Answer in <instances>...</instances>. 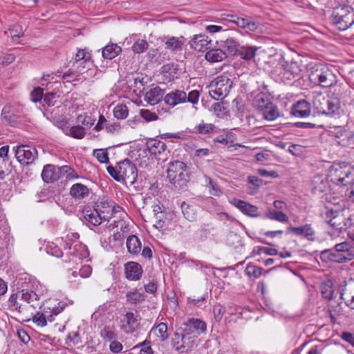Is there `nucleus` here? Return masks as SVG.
Instances as JSON below:
<instances>
[{
  "mask_svg": "<svg viewBox=\"0 0 354 354\" xmlns=\"http://www.w3.org/2000/svg\"><path fill=\"white\" fill-rule=\"evenodd\" d=\"M340 206L338 199L330 194H324L321 196L319 214L324 221L333 227L342 232L347 229V223L341 221L344 218L339 213Z\"/></svg>",
  "mask_w": 354,
  "mask_h": 354,
  "instance_id": "nucleus-1",
  "label": "nucleus"
},
{
  "mask_svg": "<svg viewBox=\"0 0 354 354\" xmlns=\"http://www.w3.org/2000/svg\"><path fill=\"white\" fill-rule=\"evenodd\" d=\"M328 178L335 185H348L354 181V167L345 162H335L328 170Z\"/></svg>",
  "mask_w": 354,
  "mask_h": 354,
  "instance_id": "nucleus-2",
  "label": "nucleus"
},
{
  "mask_svg": "<svg viewBox=\"0 0 354 354\" xmlns=\"http://www.w3.org/2000/svg\"><path fill=\"white\" fill-rule=\"evenodd\" d=\"M313 93L316 94L313 96V106L317 113L332 116L339 111L340 104L337 98L330 97L317 91Z\"/></svg>",
  "mask_w": 354,
  "mask_h": 354,
  "instance_id": "nucleus-3",
  "label": "nucleus"
},
{
  "mask_svg": "<svg viewBox=\"0 0 354 354\" xmlns=\"http://www.w3.org/2000/svg\"><path fill=\"white\" fill-rule=\"evenodd\" d=\"M335 82V76L324 64L317 62L311 66V88L330 87Z\"/></svg>",
  "mask_w": 354,
  "mask_h": 354,
  "instance_id": "nucleus-4",
  "label": "nucleus"
},
{
  "mask_svg": "<svg viewBox=\"0 0 354 354\" xmlns=\"http://www.w3.org/2000/svg\"><path fill=\"white\" fill-rule=\"evenodd\" d=\"M196 335H190L189 330L183 328L182 333L174 332L170 339L171 346L173 349L184 353L191 351L196 342Z\"/></svg>",
  "mask_w": 354,
  "mask_h": 354,
  "instance_id": "nucleus-5",
  "label": "nucleus"
},
{
  "mask_svg": "<svg viewBox=\"0 0 354 354\" xmlns=\"http://www.w3.org/2000/svg\"><path fill=\"white\" fill-rule=\"evenodd\" d=\"M333 23L341 31L347 30L354 23V10L350 6H337L333 11Z\"/></svg>",
  "mask_w": 354,
  "mask_h": 354,
  "instance_id": "nucleus-6",
  "label": "nucleus"
},
{
  "mask_svg": "<svg viewBox=\"0 0 354 354\" xmlns=\"http://www.w3.org/2000/svg\"><path fill=\"white\" fill-rule=\"evenodd\" d=\"M232 87V81L225 75H220L212 80L209 86V95L216 100L226 97Z\"/></svg>",
  "mask_w": 354,
  "mask_h": 354,
  "instance_id": "nucleus-7",
  "label": "nucleus"
},
{
  "mask_svg": "<svg viewBox=\"0 0 354 354\" xmlns=\"http://www.w3.org/2000/svg\"><path fill=\"white\" fill-rule=\"evenodd\" d=\"M187 165L181 161L170 162L167 170V178L176 187H181L187 182Z\"/></svg>",
  "mask_w": 354,
  "mask_h": 354,
  "instance_id": "nucleus-8",
  "label": "nucleus"
},
{
  "mask_svg": "<svg viewBox=\"0 0 354 354\" xmlns=\"http://www.w3.org/2000/svg\"><path fill=\"white\" fill-rule=\"evenodd\" d=\"M48 306L44 307L42 312H37L32 318L35 324L38 326L44 327L46 326L47 322H52L54 320V316L59 314L64 308V304L59 306L60 303L50 301Z\"/></svg>",
  "mask_w": 354,
  "mask_h": 354,
  "instance_id": "nucleus-9",
  "label": "nucleus"
},
{
  "mask_svg": "<svg viewBox=\"0 0 354 354\" xmlns=\"http://www.w3.org/2000/svg\"><path fill=\"white\" fill-rule=\"evenodd\" d=\"M335 250L330 253V260L343 263L354 259V246L348 241H344L335 245Z\"/></svg>",
  "mask_w": 354,
  "mask_h": 354,
  "instance_id": "nucleus-10",
  "label": "nucleus"
},
{
  "mask_svg": "<svg viewBox=\"0 0 354 354\" xmlns=\"http://www.w3.org/2000/svg\"><path fill=\"white\" fill-rule=\"evenodd\" d=\"M140 315L135 311H128L122 316L120 328L127 334H132L140 327Z\"/></svg>",
  "mask_w": 354,
  "mask_h": 354,
  "instance_id": "nucleus-11",
  "label": "nucleus"
},
{
  "mask_svg": "<svg viewBox=\"0 0 354 354\" xmlns=\"http://www.w3.org/2000/svg\"><path fill=\"white\" fill-rule=\"evenodd\" d=\"M15 157L21 165H29L32 164L37 157V149L29 145H19L13 148Z\"/></svg>",
  "mask_w": 354,
  "mask_h": 354,
  "instance_id": "nucleus-12",
  "label": "nucleus"
},
{
  "mask_svg": "<svg viewBox=\"0 0 354 354\" xmlns=\"http://www.w3.org/2000/svg\"><path fill=\"white\" fill-rule=\"evenodd\" d=\"M339 283L336 284L334 280L325 275L320 279L319 291L322 297L328 301L335 299L339 293H337V287Z\"/></svg>",
  "mask_w": 354,
  "mask_h": 354,
  "instance_id": "nucleus-13",
  "label": "nucleus"
},
{
  "mask_svg": "<svg viewBox=\"0 0 354 354\" xmlns=\"http://www.w3.org/2000/svg\"><path fill=\"white\" fill-rule=\"evenodd\" d=\"M119 176L121 180H128L133 183L138 176L137 169L129 160L125 159L118 163Z\"/></svg>",
  "mask_w": 354,
  "mask_h": 354,
  "instance_id": "nucleus-14",
  "label": "nucleus"
},
{
  "mask_svg": "<svg viewBox=\"0 0 354 354\" xmlns=\"http://www.w3.org/2000/svg\"><path fill=\"white\" fill-rule=\"evenodd\" d=\"M230 203L248 216L257 218L261 216L259 212V208L250 203L234 198L230 200Z\"/></svg>",
  "mask_w": 354,
  "mask_h": 354,
  "instance_id": "nucleus-15",
  "label": "nucleus"
},
{
  "mask_svg": "<svg viewBox=\"0 0 354 354\" xmlns=\"http://www.w3.org/2000/svg\"><path fill=\"white\" fill-rule=\"evenodd\" d=\"M41 178L45 183H53L62 178V167L54 165H46L41 172Z\"/></svg>",
  "mask_w": 354,
  "mask_h": 354,
  "instance_id": "nucleus-16",
  "label": "nucleus"
},
{
  "mask_svg": "<svg viewBox=\"0 0 354 354\" xmlns=\"http://www.w3.org/2000/svg\"><path fill=\"white\" fill-rule=\"evenodd\" d=\"M189 42L192 48L202 52L209 48L212 40L205 34H198L194 35Z\"/></svg>",
  "mask_w": 354,
  "mask_h": 354,
  "instance_id": "nucleus-17",
  "label": "nucleus"
},
{
  "mask_svg": "<svg viewBox=\"0 0 354 354\" xmlns=\"http://www.w3.org/2000/svg\"><path fill=\"white\" fill-rule=\"evenodd\" d=\"M71 250H73V252H71V258L69 259L68 263L77 265L82 259L88 257V251L86 246L79 242L75 244Z\"/></svg>",
  "mask_w": 354,
  "mask_h": 354,
  "instance_id": "nucleus-18",
  "label": "nucleus"
},
{
  "mask_svg": "<svg viewBox=\"0 0 354 354\" xmlns=\"http://www.w3.org/2000/svg\"><path fill=\"white\" fill-rule=\"evenodd\" d=\"M163 100L165 104L171 107H174L187 102V94L184 91L176 89L167 93Z\"/></svg>",
  "mask_w": 354,
  "mask_h": 354,
  "instance_id": "nucleus-19",
  "label": "nucleus"
},
{
  "mask_svg": "<svg viewBox=\"0 0 354 354\" xmlns=\"http://www.w3.org/2000/svg\"><path fill=\"white\" fill-rule=\"evenodd\" d=\"M185 330H189L190 335H194V333L201 335L206 333V323L199 319L191 318L185 324Z\"/></svg>",
  "mask_w": 354,
  "mask_h": 354,
  "instance_id": "nucleus-20",
  "label": "nucleus"
},
{
  "mask_svg": "<svg viewBox=\"0 0 354 354\" xmlns=\"http://www.w3.org/2000/svg\"><path fill=\"white\" fill-rule=\"evenodd\" d=\"M227 37L223 41H221V46L224 49L226 55H235L238 54L241 46L238 39L232 36L230 34H227Z\"/></svg>",
  "mask_w": 354,
  "mask_h": 354,
  "instance_id": "nucleus-21",
  "label": "nucleus"
},
{
  "mask_svg": "<svg viewBox=\"0 0 354 354\" xmlns=\"http://www.w3.org/2000/svg\"><path fill=\"white\" fill-rule=\"evenodd\" d=\"M124 274L127 279L137 281L142 277V266L138 263L134 261L127 262L124 265Z\"/></svg>",
  "mask_w": 354,
  "mask_h": 354,
  "instance_id": "nucleus-22",
  "label": "nucleus"
},
{
  "mask_svg": "<svg viewBox=\"0 0 354 354\" xmlns=\"http://www.w3.org/2000/svg\"><path fill=\"white\" fill-rule=\"evenodd\" d=\"M291 114L297 118H305L310 115V104L306 100H300L291 108Z\"/></svg>",
  "mask_w": 354,
  "mask_h": 354,
  "instance_id": "nucleus-23",
  "label": "nucleus"
},
{
  "mask_svg": "<svg viewBox=\"0 0 354 354\" xmlns=\"http://www.w3.org/2000/svg\"><path fill=\"white\" fill-rule=\"evenodd\" d=\"M22 301L24 299H21V291L12 294L8 299L9 309L19 313H24L26 310V306Z\"/></svg>",
  "mask_w": 354,
  "mask_h": 354,
  "instance_id": "nucleus-24",
  "label": "nucleus"
},
{
  "mask_svg": "<svg viewBox=\"0 0 354 354\" xmlns=\"http://www.w3.org/2000/svg\"><path fill=\"white\" fill-rule=\"evenodd\" d=\"M151 335L161 342H165L169 338L167 324L163 322L155 324L149 332V336Z\"/></svg>",
  "mask_w": 354,
  "mask_h": 354,
  "instance_id": "nucleus-25",
  "label": "nucleus"
},
{
  "mask_svg": "<svg viewBox=\"0 0 354 354\" xmlns=\"http://www.w3.org/2000/svg\"><path fill=\"white\" fill-rule=\"evenodd\" d=\"M147 147L151 155L159 156L163 153L167 149L166 144L156 138H150L147 142Z\"/></svg>",
  "mask_w": 354,
  "mask_h": 354,
  "instance_id": "nucleus-26",
  "label": "nucleus"
},
{
  "mask_svg": "<svg viewBox=\"0 0 354 354\" xmlns=\"http://www.w3.org/2000/svg\"><path fill=\"white\" fill-rule=\"evenodd\" d=\"M82 214L86 221L95 226L100 225L102 221L101 214L97 212L96 208L91 209L89 207H84Z\"/></svg>",
  "mask_w": 354,
  "mask_h": 354,
  "instance_id": "nucleus-27",
  "label": "nucleus"
},
{
  "mask_svg": "<svg viewBox=\"0 0 354 354\" xmlns=\"http://www.w3.org/2000/svg\"><path fill=\"white\" fill-rule=\"evenodd\" d=\"M163 95L164 91L156 86L145 93L144 100L151 105H155L162 100Z\"/></svg>",
  "mask_w": 354,
  "mask_h": 354,
  "instance_id": "nucleus-28",
  "label": "nucleus"
},
{
  "mask_svg": "<svg viewBox=\"0 0 354 354\" xmlns=\"http://www.w3.org/2000/svg\"><path fill=\"white\" fill-rule=\"evenodd\" d=\"M21 299L24 302L29 304L33 308L40 307L41 302L39 295L32 290H21Z\"/></svg>",
  "mask_w": 354,
  "mask_h": 354,
  "instance_id": "nucleus-29",
  "label": "nucleus"
},
{
  "mask_svg": "<svg viewBox=\"0 0 354 354\" xmlns=\"http://www.w3.org/2000/svg\"><path fill=\"white\" fill-rule=\"evenodd\" d=\"M283 66L284 68H283L285 70V74H283V82L286 83L292 80L297 75L299 74V68L296 62H288L284 59Z\"/></svg>",
  "mask_w": 354,
  "mask_h": 354,
  "instance_id": "nucleus-30",
  "label": "nucleus"
},
{
  "mask_svg": "<svg viewBox=\"0 0 354 354\" xmlns=\"http://www.w3.org/2000/svg\"><path fill=\"white\" fill-rule=\"evenodd\" d=\"M337 293H339V300H345L344 295L348 294L351 297L354 296V280L351 279L348 281H342L337 287Z\"/></svg>",
  "mask_w": 354,
  "mask_h": 354,
  "instance_id": "nucleus-31",
  "label": "nucleus"
},
{
  "mask_svg": "<svg viewBox=\"0 0 354 354\" xmlns=\"http://www.w3.org/2000/svg\"><path fill=\"white\" fill-rule=\"evenodd\" d=\"M71 196L76 200L83 199L89 194V189L82 183H75L70 189Z\"/></svg>",
  "mask_w": 354,
  "mask_h": 354,
  "instance_id": "nucleus-32",
  "label": "nucleus"
},
{
  "mask_svg": "<svg viewBox=\"0 0 354 354\" xmlns=\"http://www.w3.org/2000/svg\"><path fill=\"white\" fill-rule=\"evenodd\" d=\"M226 57V53L221 48L210 49L205 55V59L212 63L221 62Z\"/></svg>",
  "mask_w": 354,
  "mask_h": 354,
  "instance_id": "nucleus-33",
  "label": "nucleus"
},
{
  "mask_svg": "<svg viewBox=\"0 0 354 354\" xmlns=\"http://www.w3.org/2000/svg\"><path fill=\"white\" fill-rule=\"evenodd\" d=\"M270 103H272V101L267 94L264 93H259L254 97L252 104L253 106L260 113L270 104Z\"/></svg>",
  "mask_w": 354,
  "mask_h": 354,
  "instance_id": "nucleus-34",
  "label": "nucleus"
},
{
  "mask_svg": "<svg viewBox=\"0 0 354 354\" xmlns=\"http://www.w3.org/2000/svg\"><path fill=\"white\" fill-rule=\"evenodd\" d=\"M122 52V48L117 44L110 43L102 50V55L104 59H112Z\"/></svg>",
  "mask_w": 354,
  "mask_h": 354,
  "instance_id": "nucleus-35",
  "label": "nucleus"
},
{
  "mask_svg": "<svg viewBox=\"0 0 354 354\" xmlns=\"http://www.w3.org/2000/svg\"><path fill=\"white\" fill-rule=\"evenodd\" d=\"M127 248L128 252L133 255H138L142 248L140 239L135 235L129 236L127 240Z\"/></svg>",
  "mask_w": 354,
  "mask_h": 354,
  "instance_id": "nucleus-36",
  "label": "nucleus"
},
{
  "mask_svg": "<svg viewBox=\"0 0 354 354\" xmlns=\"http://www.w3.org/2000/svg\"><path fill=\"white\" fill-rule=\"evenodd\" d=\"M263 118L268 121H273L279 116V111L277 106L272 102L260 112Z\"/></svg>",
  "mask_w": 354,
  "mask_h": 354,
  "instance_id": "nucleus-37",
  "label": "nucleus"
},
{
  "mask_svg": "<svg viewBox=\"0 0 354 354\" xmlns=\"http://www.w3.org/2000/svg\"><path fill=\"white\" fill-rule=\"evenodd\" d=\"M96 209L100 213L102 221H109L111 218V203L102 201L97 205Z\"/></svg>",
  "mask_w": 354,
  "mask_h": 354,
  "instance_id": "nucleus-38",
  "label": "nucleus"
},
{
  "mask_svg": "<svg viewBox=\"0 0 354 354\" xmlns=\"http://www.w3.org/2000/svg\"><path fill=\"white\" fill-rule=\"evenodd\" d=\"M183 41L175 37L169 38L165 43V46L167 50L171 51H178L182 50Z\"/></svg>",
  "mask_w": 354,
  "mask_h": 354,
  "instance_id": "nucleus-39",
  "label": "nucleus"
},
{
  "mask_svg": "<svg viewBox=\"0 0 354 354\" xmlns=\"http://www.w3.org/2000/svg\"><path fill=\"white\" fill-rule=\"evenodd\" d=\"M258 48L256 46H241L238 54L245 60H250L254 57Z\"/></svg>",
  "mask_w": 354,
  "mask_h": 354,
  "instance_id": "nucleus-40",
  "label": "nucleus"
},
{
  "mask_svg": "<svg viewBox=\"0 0 354 354\" xmlns=\"http://www.w3.org/2000/svg\"><path fill=\"white\" fill-rule=\"evenodd\" d=\"M266 217L270 220H275L282 223L288 221V216L281 211L268 210L266 213Z\"/></svg>",
  "mask_w": 354,
  "mask_h": 354,
  "instance_id": "nucleus-41",
  "label": "nucleus"
},
{
  "mask_svg": "<svg viewBox=\"0 0 354 354\" xmlns=\"http://www.w3.org/2000/svg\"><path fill=\"white\" fill-rule=\"evenodd\" d=\"M195 132L199 134H211L215 131V126L210 123H205L202 122L196 126Z\"/></svg>",
  "mask_w": 354,
  "mask_h": 354,
  "instance_id": "nucleus-42",
  "label": "nucleus"
},
{
  "mask_svg": "<svg viewBox=\"0 0 354 354\" xmlns=\"http://www.w3.org/2000/svg\"><path fill=\"white\" fill-rule=\"evenodd\" d=\"M77 121L78 124L86 130L93 125L95 120L86 114H81L77 117Z\"/></svg>",
  "mask_w": 354,
  "mask_h": 354,
  "instance_id": "nucleus-43",
  "label": "nucleus"
},
{
  "mask_svg": "<svg viewBox=\"0 0 354 354\" xmlns=\"http://www.w3.org/2000/svg\"><path fill=\"white\" fill-rule=\"evenodd\" d=\"M128 113L129 110L125 104H119L113 109V115L117 119H125L128 116Z\"/></svg>",
  "mask_w": 354,
  "mask_h": 354,
  "instance_id": "nucleus-44",
  "label": "nucleus"
},
{
  "mask_svg": "<svg viewBox=\"0 0 354 354\" xmlns=\"http://www.w3.org/2000/svg\"><path fill=\"white\" fill-rule=\"evenodd\" d=\"M2 118L10 125L15 126L17 123L16 115L12 114L10 107H3L1 111Z\"/></svg>",
  "mask_w": 354,
  "mask_h": 354,
  "instance_id": "nucleus-45",
  "label": "nucleus"
},
{
  "mask_svg": "<svg viewBox=\"0 0 354 354\" xmlns=\"http://www.w3.org/2000/svg\"><path fill=\"white\" fill-rule=\"evenodd\" d=\"M228 17H230L232 19H228L230 22H232L234 24H236L239 28L242 29L247 28V26L248 24V21L250 19V17H240L236 15H228Z\"/></svg>",
  "mask_w": 354,
  "mask_h": 354,
  "instance_id": "nucleus-46",
  "label": "nucleus"
},
{
  "mask_svg": "<svg viewBox=\"0 0 354 354\" xmlns=\"http://www.w3.org/2000/svg\"><path fill=\"white\" fill-rule=\"evenodd\" d=\"M181 209L182 212L184 215V217L189 221H192L196 218V214L194 208L191 207L189 205L187 204L186 203L183 202L181 204Z\"/></svg>",
  "mask_w": 354,
  "mask_h": 354,
  "instance_id": "nucleus-47",
  "label": "nucleus"
},
{
  "mask_svg": "<svg viewBox=\"0 0 354 354\" xmlns=\"http://www.w3.org/2000/svg\"><path fill=\"white\" fill-rule=\"evenodd\" d=\"M93 155L97 158V160L103 164H106L109 162V154L107 149H94Z\"/></svg>",
  "mask_w": 354,
  "mask_h": 354,
  "instance_id": "nucleus-48",
  "label": "nucleus"
},
{
  "mask_svg": "<svg viewBox=\"0 0 354 354\" xmlns=\"http://www.w3.org/2000/svg\"><path fill=\"white\" fill-rule=\"evenodd\" d=\"M283 59H281L279 63L272 71V75L274 77L277 81L283 82V74H285V70H283Z\"/></svg>",
  "mask_w": 354,
  "mask_h": 354,
  "instance_id": "nucleus-49",
  "label": "nucleus"
},
{
  "mask_svg": "<svg viewBox=\"0 0 354 354\" xmlns=\"http://www.w3.org/2000/svg\"><path fill=\"white\" fill-rule=\"evenodd\" d=\"M91 59V55L86 48H77L75 55L76 62L84 61V62H89Z\"/></svg>",
  "mask_w": 354,
  "mask_h": 354,
  "instance_id": "nucleus-50",
  "label": "nucleus"
},
{
  "mask_svg": "<svg viewBox=\"0 0 354 354\" xmlns=\"http://www.w3.org/2000/svg\"><path fill=\"white\" fill-rule=\"evenodd\" d=\"M127 301L131 304H137L144 300L143 294L137 290L129 291L126 294Z\"/></svg>",
  "mask_w": 354,
  "mask_h": 354,
  "instance_id": "nucleus-51",
  "label": "nucleus"
},
{
  "mask_svg": "<svg viewBox=\"0 0 354 354\" xmlns=\"http://www.w3.org/2000/svg\"><path fill=\"white\" fill-rule=\"evenodd\" d=\"M101 337L107 341H112L117 338V334L115 332L113 328L110 326H105L101 330L100 332Z\"/></svg>",
  "mask_w": 354,
  "mask_h": 354,
  "instance_id": "nucleus-52",
  "label": "nucleus"
},
{
  "mask_svg": "<svg viewBox=\"0 0 354 354\" xmlns=\"http://www.w3.org/2000/svg\"><path fill=\"white\" fill-rule=\"evenodd\" d=\"M245 273L249 277L259 278L262 274V268L261 267L249 264L245 269Z\"/></svg>",
  "mask_w": 354,
  "mask_h": 354,
  "instance_id": "nucleus-53",
  "label": "nucleus"
},
{
  "mask_svg": "<svg viewBox=\"0 0 354 354\" xmlns=\"http://www.w3.org/2000/svg\"><path fill=\"white\" fill-rule=\"evenodd\" d=\"M149 44L146 40L138 39L131 46V49L135 53H141L146 50Z\"/></svg>",
  "mask_w": 354,
  "mask_h": 354,
  "instance_id": "nucleus-54",
  "label": "nucleus"
},
{
  "mask_svg": "<svg viewBox=\"0 0 354 354\" xmlns=\"http://www.w3.org/2000/svg\"><path fill=\"white\" fill-rule=\"evenodd\" d=\"M46 251L48 254L56 257H62L63 255L62 250L54 243H48L46 247Z\"/></svg>",
  "mask_w": 354,
  "mask_h": 354,
  "instance_id": "nucleus-55",
  "label": "nucleus"
},
{
  "mask_svg": "<svg viewBox=\"0 0 354 354\" xmlns=\"http://www.w3.org/2000/svg\"><path fill=\"white\" fill-rule=\"evenodd\" d=\"M62 177L65 176L66 179L71 180L79 178V175L70 166H62Z\"/></svg>",
  "mask_w": 354,
  "mask_h": 354,
  "instance_id": "nucleus-56",
  "label": "nucleus"
},
{
  "mask_svg": "<svg viewBox=\"0 0 354 354\" xmlns=\"http://www.w3.org/2000/svg\"><path fill=\"white\" fill-rule=\"evenodd\" d=\"M86 134L85 129L80 127V124L73 126L70 129V135L77 139H82Z\"/></svg>",
  "mask_w": 354,
  "mask_h": 354,
  "instance_id": "nucleus-57",
  "label": "nucleus"
},
{
  "mask_svg": "<svg viewBox=\"0 0 354 354\" xmlns=\"http://www.w3.org/2000/svg\"><path fill=\"white\" fill-rule=\"evenodd\" d=\"M0 239L6 240L8 243H10L13 239L10 234V227L6 223L0 225Z\"/></svg>",
  "mask_w": 354,
  "mask_h": 354,
  "instance_id": "nucleus-58",
  "label": "nucleus"
},
{
  "mask_svg": "<svg viewBox=\"0 0 354 354\" xmlns=\"http://www.w3.org/2000/svg\"><path fill=\"white\" fill-rule=\"evenodd\" d=\"M126 216L127 214L122 207L111 203V218L116 217L123 219Z\"/></svg>",
  "mask_w": 354,
  "mask_h": 354,
  "instance_id": "nucleus-59",
  "label": "nucleus"
},
{
  "mask_svg": "<svg viewBox=\"0 0 354 354\" xmlns=\"http://www.w3.org/2000/svg\"><path fill=\"white\" fill-rule=\"evenodd\" d=\"M140 116L146 121V122H152L158 120V116L154 112H152L148 109H141L140 111Z\"/></svg>",
  "mask_w": 354,
  "mask_h": 354,
  "instance_id": "nucleus-60",
  "label": "nucleus"
},
{
  "mask_svg": "<svg viewBox=\"0 0 354 354\" xmlns=\"http://www.w3.org/2000/svg\"><path fill=\"white\" fill-rule=\"evenodd\" d=\"M79 238H80V235L77 232L68 233L66 235L65 240L64 241V248L71 250L72 249V246H71L72 242L77 241Z\"/></svg>",
  "mask_w": 354,
  "mask_h": 354,
  "instance_id": "nucleus-61",
  "label": "nucleus"
},
{
  "mask_svg": "<svg viewBox=\"0 0 354 354\" xmlns=\"http://www.w3.org/2000/svg\"><path fill=\"white\" fill-rule=\"evenodd\" d=\"M288 230L289 232H291L297 235H304L306 237L310 235V233L308 232L309 231V227H308V225H306L305 226H303V227H290Z\"/></svg>",
  "mask_w": 354,
  "mask_h": 354,
  "instance_id": "nucleus-62",
  "label": "nucleus"
},
{
  "mask_svg": "<svg viewBox=\"0 0 354 354\" xmlns=\"http://www.w3.org/2000/svg\"><path fill=\"white\" fill-rule=\"evenodd\" d=\"M225 308L219 304L215 305L213 307V314L214 319L216 322H221L225 313Z\"/></svg>",
  "mask_w": 354,
  "mask_h": 354,
  "instance_id": "nucleus-63",
  "label": "nucleus"
},
{
  "mask_svg": "<svg viewBox=\"0 0 354 354\" xmlns=\"http://www.w3.org/2000/svg\"><path fill=\"white\" fill-rule=\"evenodd\" d=\"M31 97L34 102L41 101L44 98V89L40 87L35 88L31 93Z\"/></svg>",
  "mask_w": 354,
  "mask_h": 354,
  "instance_id": "nucleus-64",
  "label": "nucleus"
}]
</instances>
